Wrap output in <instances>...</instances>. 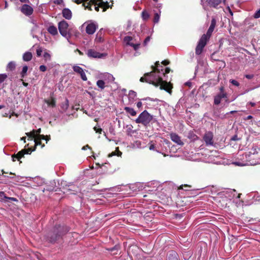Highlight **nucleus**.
Wrapping results in <instances>:
<instances>
[{"mask_svg": "<svg viewBox=\"0 0 260 260\" xmlns=\"http://www.w3.org/2000/svg\"><path fill=\"white\" fill-rule=\"evenodd\" d=\"M155 73L150 72L144 75V77L140 78L141 82H146L150 84H152L157 87L160 86V89H164L169 93H171L172 86L171 84L166 81H163L159 76H154Z\"/></svg>", "mask_w": 260, "mask_h": 260, "instance_id": "nucleus-1", "label": "nucleus"}, {"mask_svg": "<svg viewBox=\"0 0 260 260\" xmlns=\"http://www.w3.org/2000/svg\"><path fill=\"white\" fill-rule=\"evenodd\" d=\"M256 154L254 152H246L245 154H239L232 164L238 166H253L259 162L255 159Z\"/></svg>", "mask_w": 260, "mask_h": 260, "instance_id": "nucleus-2", "label": "nucleus"}, {"mask_svg": "<svg viewBox=\"0 0 260 260\" xmlns=\"http://www.w3.org/2000/svg\"><path fill=\"white\" fill-rule=\"evenodd\" d=\"M216 21L215 18H212L211 20V25L207 32L206 35H203L201 38L198 44L196 49V53L198 55L201 54L203 49L207 43L208 39L209 38L211 35L215 27Z\"/></svg>", "mask_w": 260, "mask_h": 260, "instance_id": "nucleus-3", "label": "nucleus"}, {"mask_svg": "<svg viewBox=\"0 0 260 260\" xmlns=\"http://www.w3.org/2000/svg\"><path fill=\"white\" fill-rule=\"evenodd\" d=\"M58 28L60 35L66 38L69 42L71 37L72 33L75 32L74 27L70 26L65 20L60 21L58 24Z\"/></svg>", "mask_w": 260, "mask_h": 260, "instance_id": "nucleus-4", "label": "nucleus"}, {"mask_svg": "<svg viewBox=\"0 0 260 260\" xmlns=\"http://www.w3.org/2000/svg\"><path fill=\"white\" fill-rule=\"evenodd\" d=\"M40 133L41 128H39L36 131L33 130L30 133H26V135L29 138H31V140H32L33 138L35 139L34 142L36 145H40L41 140H45L46 141V143H47V141L50 139V137L47 136H45L44 135H40Z\"/></svg>", "mask_w": 260, "mask_h": 260, "instance_id": "nucleus-5", "label": "nucleus"}, {"mask_svg": "<svg viewBox=\"0 0 260 260\" xmlns=\"http://www.w3.org/2000/svg\"><path fill=\"white\" fill-rule=\"evenodd\" d=\"M153 116L146 110L142 112L135 120L137 123H141L144 126H147L152 120Z\"/></svg>", "mask_w": 260, "mask_h": 260, "instance_id": "nucleus-6", "label": "nucleus"}, {"mask_svg": "<svg viewBox=\"0 0 260 260\" xmlns=\"http://www.w3.org/2000/svg\"><path fill=\"white\" fill-rule=\"evenodd\" d=\"M124 42L127 45L133 47L135 50H138L140 45V42H136L135 39L130 36L125 37L124 38Z\"/></svg>", "mask_w": 260, "mask_h": 260, "instance_id": "nucleus-7", "label": "nucleus"}, {"mask_svg": "<svg viewBox=\"0 0 260 260\" xmlns=\"http://www.w3.org/2000/svg\"><path fill=\"white\" fill-rule=\"evenodd\" d=\"M87 56L90 58H101L105 57L107 54L106 53H101L97 52L94 49H89L86 53Z\"/></svg>", "mask_w": 260, "mask_h": 260, "instance_id": "nucleus-8", "label": "nucleus"}, {"mask_svg": "<svg viewBox=\"0 0 260 260\" xmlns=\"http://www.w3.org/2000/svg\"><path fill=\"white\" fill-rule=\"evenodd\" d=\"M63 229V228L59 226L57 229V232L54 231V233H55V235L54 236H51L49 239V241L50 242H55L62 235L63 233L62 232V230Z\"/></svg>", "mask_w": 260, "mask_h": 260, "instance_id": "nucleus-9", "label": "nucleus"}, {"mask_svg": "<svg viewBox=\"0 0 260 260\" xmlns=\"http://www.w3.org/2000/svg\"><path fill=\"white\" fill-rule=\"evenodd\" d=\"M73 69L74 72L79 74L80 75L81 79L83 81H86L87 80L84 71L80 67L78 66H74L73 67Z\"/></svg>", "mask_w": 260, "mask_h": 260, "instance_id": "nucleus-10", "label": "nucleus"}, {"mask_svg": "<svg viewBox=\"0 0 260 260\" xmlns=\"http://www.w3.org/2000/svg\"><path fill=\"white\" fill-rule=\"evenodd\" d=\"M213 135L212 133L208 132L205 134L203 139L207 145H212L213 144Z\"/></svg>", "mask_w": 260, "mask_h": 260, "instance_id": "nucleus-11", "label": "nucleus"}, {"mask_svg": "<svg viewBox=\"0 0 260 260\" xmlns=\"http://www.w3.org/2000/svg\"><path fill=\"white\" fill-rule=\"evenodd\" d=\"M97 25L93 22H90L88 24L86 27V32L88 35H92L95 31L97 28Z\"/></svg>", "mask_w": 260, "mask_h": 260, "instance_id": "nucleus-12", "label": "nucleus"}, {"mask_svg": "<svg viewBox=\"0 0 260 260\" xmlns=\"http://www.w3.org/2000/svg\"><path fill=\"white\" fill-rule=\"evenodd\" d=\"M21 11L25 15L29 16L32 14L33 12V9L30 6L24 4L22 6Z\"/></svg>", "mask_w": 260, "mask_h": 260, "instance_id": "nucleus-13", "label": "nucleus"}, {"mask_svg": "<svg viewBox=\"0 0 260 260\" xmlns=\"http://www.w3.org/2000/svg\"><path fill=\"white\" fill-rule=\"evenodd\" d=\"M155 67H152L153 71L151 72L155 73L154 76H159L161 78H162L159 74L160 73V71L162 72L163 71V67L160 65L159 61H156L155 63Z\"/></svg>", "mask_w": 260, "mask_h": 260, "instance_id": "nucleus-14", "label": "nucleus"}, {"mask_svg": "<svg viewBox=\"0 0 260 260\" xmlns=\"http://www.w3.org/2000/svg\"><path fill=\"white\" fill-rule=\"evenodd\" d=\"M170 138L174 142L178 145H183V142L181 141L180 137L176 133H171L170 134Z\"/></svg>", "mask_w": 260, "mask_h": 260, "instance_id": "nucleus-15", "label": "nucleus"}, {"mask_svg": "<svg viewBox=\"0 0 260 260\" xmlns=\"http://www.w3.org/2000/svg\"><path fill=\"white\" fill-rule=\"evenodd\" d=\"M96 5V0H90L89 2H85L83 4V6L85 7V9H88L89 10H92L91 7L93 6L94 9L96 10H99V8L95 6Z\"/></svg>", "mask_w": 260, "mask_h": 260, "instance_id": "nucleus-16", "label": "nucleus"}, {"mask_svg": "<svg viewBox=\"0 0 260 260\" xmlns=\"http://www.w3.org/2000/svg\"><path fill=\"white\" fill-rule=\"evenodd\" d=\"M226 98V93H219L214 97V103L218 105L220 103L222 99Z\"/></svg>", "mask_w": 260, "mask_h": 260, "instance_id": "nucleus-17", "label": "nucleus"}, {"mask_svg": "<svg viewBox=\"0 0 260 260\" xmlns=\"http://www.w3.org/2000/svg\"><path fill=\"white\" fill-rule=\"evenodd\" d=\"M62 15L66 19L70 20L72 18V14L70 10L69 9H64L62 11Z\"/></svg>", "mask_w": 260, "mask_h": 260, "instance_id": "nucleus-18", "label": "nucleus"}, {"mask_svg": "<svg viewBox=\"0 0 260 260\" xmlns=\"http://www.w3.org/2000/svg\"><path fill=\"white\" fill-rule=\"evenodd\" d=\"M102 78L105 80H107L109 82H113L115 80V78L113 77V76L108 73H104L102 76Z\"/></svg>", "mask_w": 260, "mask_h": 260, "instance_id": "nucleus-19", "label": "nucleus"}, {"mask_svg": "<svg viewBox=\"0 0 260 260\" xmlns=\"http://www.w3.org/2000/svg\"><path fill=\"white\" fill-rule=\"evenodd\" d=\"M222 2V0H207V3L210 7L217 8Z\"/></svg>", "mask_w": 260, "mask_h": 260, "instance_id": "nucleus-20", "label": "nucleus"}, {"mask_svg": "<svg viewBox=\"0 0 260 260\" xmlns=\"http://www.w3.org/2000/svg\"><path fill=\"white\" fill-rule=\"evenodd\" d=\"M47 30L50 34L53 36H55L58 34L57 28L53 25H50L48 27Z\"/></svg>", "mask_w": 260, "mask_h": 260, "instance_id": "nucleus-21", "label": "nucleus"}, {"mask_svg": "<svg viewBox=\"0 0 260 260\" xmlns=\"http://www.w3.org/2000/svg\"><path fill=\"white\" fill-rule=\"evenodd\" d=\"M32 54L30 52H26L23 55V60L25 61H29L32 59Z\"/></svg>", "mask_w": 260, "mask_h": 260, "instance_id": "nucleus-22", "label": "nucleus"}, {"mask_svg": "<svg viewBox=\"0 0 260 260\" xmlns=\"http://www.w3.org/2000/svg\"><path fill=\"white\" fill-rule=\"evenodd\" d=\"M137 93L135 91L133 90L129 91L128 93V99L130 102L133 103L135 101V99Z\"/></svg>", "mask_w": 260, "mask_h": 260, "instance_id": "nucleus-23", "label": "nucleus"}, {"mask_svg": "<svg viewBox=\"0 0 260 260\" xmlns=\"http://www.w3.org/2000/svg\"><path fill=\"white\" fill-rule=\"evenodd\" d=\"M124 110L133 116H136L137 114L136 111L132 108L125 107L124 108Z\"/></svg>", "mask_w": 260, "mask_h": 260, "instance_id": "nucleus-24", "label": "nucleus"}, {"mask_svg": "<svg viewBox=\"0 0 260 260\" xmlns=\"http://www.w3.org/2000/svg\"><path fill=\"white\" fill-rule=\"evenodd\" d=\"M25 150H22L20 152H19L16 155L13 156L12 158L13 161H15L16 159H19L21 157L23 156L24 154L25 153Z\"/></svg>", "mask_w": 260, "mask_h": 260, "instance_id": "nucleus-25", "label": "nucleus"}, {"mask_svg": "<svg viewBox=\"0 0 260 260\" xmlns=\"http://www.w3.org/2000/svg\"><path fill=\"white\" fill-rule=\"evenodd\" d=\"M45 102L49 106L54 107L56 105L55 101L54 99L51 98L50 100H45Z\"/></svg>", "mask_w": 260, "mask_h": 260, "instance_id": "nucleus-26", "label": "nucleus"}, {"mask_svg": "<svg viewBox=\"0 0 260 260\" xmlns=\"http://www.w3.org/2000/svg\"><path fill=\"white\" fill-rule=\"evenodd\" d=\"M15 62L14 61H11L7 65V70L13 71L15 69Z\"/></svg>", "mask_w": 260, "mask_h": 260, "instance_id": "nucleus-27", "label": "nucleus"}, {"mask_svg": "<svg viewBox=\"0 0 260 260\" xmlns=\"http://www.w3.org/2000/svg\"><path fill=\"white\" fill-rule=\"evenodd\" d=\"M121 154L122 152L119 150L118 147H117L116 148V150L115 151L112 152L111 153L109 154L108 156L109 157H111L114 155H117L119 156H121Z\"/></svg>", "mask_w": 260, "mask_h": 260, "instance_id": "nucleus-28", "label": "nucleus"}, {"mask_svg": "<svg viewBox=\"0 0 260 260\" xmlns=\"http://www.w3.org/2000/svg\"><path fill=\"white\" fill-rule=\"evenodd\" d=\"M97 86L101 89H103L105 88V82L102 80H99L96 82Z\"/></svg>", "mask_w": 260, "mask_h": 260, "instance_id": "nucleus-29", "label": "nucleus"}, {"mask_svg": "<svg viewBox=\"0 0 260 260\" xmlns=\"http://www.w3.org/2000/svg\"><path fill=\"white\" fill-rule=\"evenodd\" d=\"M160 11H159L158 13H155L154 14V19H153V22L154 23H158L159 18H160Z\"/></svg>", "mask_w": 260, "mask_h": 260, "instance_id": "nucleus-30", "label": "nucleus"}, {"mask_svg": "<svg viewBox=\"0 0 260 260\" xmlns=\"http://www.w3.org/2000/svg\"><path fill=\"white\" fill-rule=\"evenodd\" d=\"M43 57H44V60L45 61L51 60V54L47 52H45L44 53Z\"/></svg>", "mask_w": 260, "mask_h": 260, "instance_id": "nucleus-31", "label": "nucleus"}, {"mask_svg": "<svg viewBox=\"0 0 260 260\" xmlns=\"http://www.w3.org/2000/svg\"><path fill=\"white\" fill-rule=\"evenodd\" d=\"M28 70V67L25 66L23 67L22 72L21 73V77L23 78L26 75V72Z\"/></svg>", "mask_w": 260, "mask_h": 260, "instance_id": "nucleus-32", "label": "nucleus"}, {"mask_svg": "<svg viewBox=\"0 0 260 260\" xmlns=\"http://www.w3.org/2000/svg\"><path fill=\"white\" fill-rule=\"evenodd\" d=\"M142 16L144 20H146L149 18V15L147 12L143 11L142 13Z\"/></svg>", "mask_w": 260, "mask_h": 260, "instance_id": "nucleus-33", "label": "nucleus"}, {"mask_svg": "<svg viewBox=\"0 0 260 260\" xmlns=\"http://www.w3.org/2000/svg\"><path fill=\"white\" fill-rule=\"evenodd\" d=\"M0 198L1 199V201H5L7 197L5 196V193L3 191H0Z\"/></svg>", "mask_w": 260, "mask_h": 260, "instance_id": "nucleus-34", "label": "nucleus"}, {"mask_svg": "<svg viewBox=\"0 0 260 260\" xmlns=\"http://www.w3.org/2000/svg\"><path fill=\"white\" fill-rule=\"evenodd\" d=\"M8 201H14V202H16V201H17V199L16 198H13V197H7V198L5 200V202H8Z\"/></svg>", "mask_w": 260, "mask_h": 260, "instance_id": "nucleus-35", "label": "nucleus"}, {"mask_svg": "<svg viewBox=\"0 0 260 260\" xmlns=\"http://www.w3.org/2000/svg\"><path fill=\"white\" fill-rule=\"evenodd\" d=\"M6 78H7L6 75L0 74V83H2Z\"/></svg>", "mask_w": 260, "mask_h": 260, "instance_id": "nucleus-36", "label": "nucleus"}, {"mask_svg": "<svg viewBox=\"0 0 260 260\" xmlns=\"http://www.w3.org/2000/svg\"><path fill=\"white\" fill-rule=\"evenodd\" d=\"M230 82L233 85L236 86H238L239 85V83H238V81H237L236 80H233V79H232V80H230Z\"/></svg>", "mask_w": 260, "mask_h": 260, "instance_id": "nucleus-37", "label": "nucleus"}, {"mask_svg": "<svg viewBox=\"0 0 260 260\" xmlns=\"http://www.w3.org/2000/svg\"><path fill=\"white\" fill-rule=\"evenodd\" d=\"M37 55L38 56H40L42 55V50L41 48H38L36 51Z\"/></svg>", "mask_w": 260, "mask_h": 260, "instance_id": "nucleus-38", "label": "nucleus"}, {"mask_svg": "<svg viewBox=\"0 0 260 260\" xmlns=\"http://www.w3.org/2000/svg\"><path fill=\"white\" fill-rule=\"evenodd\" d=\"M254 17L255 18H258L260 17V9L255 13L254 14Z\"/></svg>", "mask_w": 260, "mask_h": 260, "instance_id": "nucleus-39", "label": "nucleus"}, {"mask_svg": "<svg viewBox=\"0 0 260 260\" xmlns=\"http://www.w3.org/2000/svg\"><path fill=\"white\" fill-rule=\"evenodd\" d=\"M39 69L41 72H45L47 70V68L44 65H41L40 66Z\"/></svg>", "mask_w": 260, "mask_h": 260, "instance_id": "nucleus-40", "label": "nucleus"}, {"mask_svg": "<svg viewBox=\"0 0 260 260\" xmlns=\"http://www.w3.org/2000/svg\"><path fill=\"white\" fill-rule=\"evenodd\" d=\"M226 9L227 10L229 11V12L230 13V14H231V16H233V13L231 10V9H230V7L229 6H227L226 7Z\"/></svg>", "mask_w": 260, "mask_h": 260, "instance_id": "nucleus-41", "label": "nucleus"}, {"mask_svg": "<svg viewBox=\"0 0 260 260\" xmlns=\"http://www.w3.org/2000/svg\"><path fill=\"white\" fill-rule=\"evenodd\" d=\"M170 68H167L165 69V73H162V74L165 75V74H168L170 72Z\"/></svg>", "mask_w": 260, "mask_h": 260, "instance_id": "nucleus-42", "label": "nucleus"}, {"mask_svg": "<svg viewBox=\"0 0 260 260\" xmlns=\"http://www.w3.org/2000/svg\"><path fill=\"white\" fill-rule=\"evenodd\" d=\"M150 38L149 37H147L145 40H144V44L145 45H146L147 43L150 41Z\"/></svg>", "mask_w": 260, "mask_h": 260, "instance_id": "nucleus-43", "label": "nucleus"}, {"mask_svg": "<svg viewBox=\"0 0 260 260\" xmlns=\"http://www.w3.org/2000/svg\"><path fill=\"white\" fill-rule=\"evenodd\" d=\"M164 65L166 66L168 65L169 63V61L167 60H165L162 61L161 62Z\"/></svg>", "mask_w": 260, "mask_h": 260, "instance_id": "nucleus-44", "label": "nucleus"}, {"mask_svg": "<svg viewBox=\"0 0 260 260\" xmlns=\"http://www.w3.org/2000/svg\"><path fill=\"white\" fill-rule=\"evenodd\" d=\"M245 77L247 79H250L253 77V75H246Z\"/></svg>", "mask_w": 260, "mask_h": 260, "instance_id": "nucleus-45", "label": "nucleus"}, {"mask_svg": "<svg viewBox=\"0 0 260 260\" xmlns=\"http://www.w3.org/2000/svg\"><path fill=\"white\" fill-rule=\"evenodd\" d=\"M142 106V102H139L137 103V107L138 108H140Z\"/></svg>", "mask_w": 260, "mask_h": 260, "instance_id": "nucleus-46", "label": "nucleus"}, {"mask_svg": "<svg viewBox=\"0 0 260 260\" xmlns=\"http://www.w3.org/2000/svg\"><path fill=\"white\" fill-rule=\"evenodd\" d=\"M155 149V145L154 144H151L149 146V149L150 150H153Z\"/></svg>", "mask_w": 260, "mask_h": 260, "instance_id": "nucleus-47", "label": "nucleus"}, {"mask_svg": "<svg viewBox=\"0 0 260 260\" xmlns=\"http://www.w3.org/2000/svg\"><path fill=\"white\" fill-rule=\"evenodd\" d=\"M63 108L64 109H67L68 108V100H66V104H64V105H63Z\"/></svg>", "mask_w": 260, "mask_h": 260, "instance_id": "nucleus-48", "label": "nucleus"}, {"mask_svg": "<svg viewBox=\"0 0 260 260\" xmlns=\"http://www.w3.org/2000/svg\"><path fill=\"white\" fill-rule=\"evenodd\" d=\"M94 129L96 131V133H101L102 129L101 128H97L96 127H94Z\"/></svg>", "mask_w": 260, "mask_h": 260, "instance_id": "nucleus-49", "label": "nucleus"}, {"mask_svg": "<svg viewBox=\"0 0 260 260\" xmlns=\"http://www.w3.org/2000/svg\"><path fill=\"white\" fill-rule=\"evenodd\" d=\"M252 118V116L251 115H249L247 117L245 118L244 120H246L251 119Z\"/></svg>", "mask_w": 260, "mask_h": 260, "instance_id": "nucleus-50", "label": "nucleus"}, {"mask_svg": "<svg viewBox=\"0 0 260 260\" xmlns=\"http://www.w3.org/2000/svg\"><path fill=\"white\" fill-rule=\"evenodd\" d=\"M87 148H90V147H89V146L88 145H86V146H85L83 147H82V150H86Z\"/></svg>", "mask_w": 260, "mask_h": 260, "instance_id": "nucleus-51", "label": "nucleus"}, {"mask_svg": "<svg viewBox=\"0 0 260 260\" xmlns=\"http://www.w3.org/2000/svg\"><path fill=\"white\" fill-rule=\"evenodd\" d=\"M21 3H26L29 2V0H19Z\"/></svg>", "mask_w": 260, "mask_h": 260, "instance_id": "nucleus-52", "label": "nucleus"}, {"mask_svg": "<svg viewBox=\"0 0 260 260\" xmlns=\"http://www.w3.org/2000/svg\"><path fill=\"white\" fill-rule=\"evenodd\" d=\"M238 139H237V136H234L233 137H232V138L231 139V140H234V141H236Z\"/></svg>", "mask_w": 260, "mask_h": 260, "instance_id": "nucleus-53", "label": "nucleus"}, {"mask_svg": "<svg viewBox=\"0 0 260 260\" xmlns=\"http://www.w3.org/2000/svg\"><path fill=\"white\" fill-rule=\"evenodd\" d=\"M220 93H222H222H225V92H224V90H223V87H221L220 88Z\"/></svg>", "mask_w": 260, "mask_h": 260, "instance_id": "nucleus-54", "label": "nucleus"}, {"mask_svg": "<svg viewBox=\"0 0 260 260\" xmlns=\"http://www.w3.org/2000/svg\"><path fill=\"white\" fill-rule=\"evenodd\" d=\"M249 104L252 106V107H254L255 105V103H253V102H249Z\"/></svg>", "mask_w": 260, "mask_h": 260, "instance_id": "nucleus-55", "label": "nucleus"}, {"mask_svg": "<svg viewBox=\"0 0 260 260\" xmlns=\"http://www.w3.org/2000/svg\"><path fill=\"white\" fill-rule=\"evenodd\" d=\"M83 0H75V2L77 4L81 3Z\"/></svg>", "mask_w": 260, "mask_h": 260, "instance_id": "nucleus-56", "label": "nucleus"}, {"mask_svg": "<svg viewBox=\"0 0 260 260\" xmlns=\"http://www.w3.org/2000/svg\"><path fill=\"white\" fill-rule=\"evenodd\" d=\"M23 85L24 86L26 87V86H27V85H28V83H25V82H23Z\"/></svg>", "mask_w": 260, "mask_h": 260, "instance_id": "nucleus-57", "label": "nucleus"}, {"mask_svg": "<svg viewBox=\"0 0 260 260\" xmlns=\"http://www.w3.org/2000/svg\"><path fill=\"white\" fill-rule=\"evenodd\" d=\"M116 249H117V246H115L114 248H113L112 249H111V250L113 251V250H116Z\"/></svg>", "mask_w": 260, "mask_h": 260, "instance_id": "nucleus-58", "label": "nucleus"}, {"mask_svg": "<svg viewBox=\"0 0 260 260\" xmlns=\"http://www.w3.org/2000/svg\"><path fill=\"white\" fill-rule=\"evenodd\" d=\"M61 1H62V0H57V1H56V3H57V4H60V2H61Z\"/></svg>", "mask_w": 260, "mask_h": 260, "instance_id": "nucleus-59", "label": "nucleus"}, {"mask_svg": "<svg viewBox=\"0 0 260 260\" xmlns=\"http://www.w3.org/2000/svg\"><path fill=\"white\" fill-rule=\"evenodd\" d=\"M21 140H23L24 142H25V137H22L21 138Z\"/></svg>", "mask_w": 260, "mask_h": 260, "instance_id": "nucleus-60", "label": "nucleus"}, {"mask_svg": "<svg viewBox=\"0 0 260 260\" xmlns=\"http://www.w3.org/2000/svg\"><path fill=\"white\" fill-rule=\"evenodd\" d=\"M183 185H181L180 186V187H179V189H183Z\"/></svg>", "mask_w": 260, "mask_h": 260, "instance_id": "nucleus-61", "label": "nucleus"}, {"mask_svg": "<svg viewBox=\"0 0 260 260\" xmlns=\"http://www.w3.org/2000/svg\"><path fill=\"white\" fill-rule=\"evenodd\" d=\"M7 7H8V4H7V2H6L5 3V8H7Z\"/></svg>", "mask_w": 260, "mask_h": 260, "instance_id": "nucleus-62", "label": "nucleus"}, {"mask_svg": "<svg viewBox=\"0 0 260 260\" xmlns=\"http://www.w3.org/2000/svg\"><path fill=\"white\" fill-rule=\"evenodd\" d=\"M236 111H232L230 112V113H234L235 112H236Z\"/></svg>", "mask_w": 260, "mask_h": 260, "instance_id": "nucleus-63", "label": "nucleus"}, {"mask_svg": "<svg viewBox=\"0 0 260 260\" xmlns=\"http://www.w3.org/2000/svg\"><path fill=\"white\" fill-rule=\"evenodd\" d=\"M4 106H1L0 105V109H2L3 108H4Z\"/></svg>", "mask_w": 260, "mask_h": 260, "instance_id": "nucleus-64", "label": "nucleus"}]
</instances>
